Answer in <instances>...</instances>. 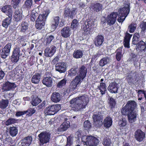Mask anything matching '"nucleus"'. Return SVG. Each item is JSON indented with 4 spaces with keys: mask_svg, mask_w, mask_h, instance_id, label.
Returning <instances> with one entry per match:
<instances>
[{
    "mask_svg": "<svg viewBox=\"0 0 146 146\" xmlns=\"http://www.w3.org/2000/svg\"><path fill=\"white\" fill-rule=\"evenodd\" d=\"M88 100L87 96L85 95L72 99L70 101V103L73 110L78 111L85 108Z\"/></svg>",
    "mask_w": 146,
    "mask_h": 146,
    "instance_id": "obj_1",
    "label": "nucleus"
},
{
    "mask_svg": "<svg viewBox=\"0 0 146 146\" xmlns=\"http://www.w3.org/2000/svg\"><path fill=\"white\" fill-rule=\"evenodd\" d=\"M82 140L84 144L89 146H96L99 142L98 139L96 137L91 136L82 137Z\"/></svg>",
    "mask_w": 146,
    "mask_h": 146,
    "instance_id": "obj_2",
    "label": "nucleus"
},
{
    "mask_svg": "<svg viewBox=\"0 0 146 146\" xmlns=\"http://www.w3.org/2000/svg\"><path fill=\"white\" fill-rule=\"evenodd\" d=\"M136 103L134 101H129L125 107L122 108L121 112L123 115L127 114V111H136L135 109L136 106Z\"/></svg>",
    "mask_w": 146,
    "mask_h": 146,
    "instance_id": "obj_3",
    "label": "nucleus"
},
{
    "mask_svg": "<svg viewBox=\"0 0 146 146\" xmlns=\"http://www.w3.org/2000/svg\"><path fill=\"white\" fill-rule=\"evenodd\" d=\"M38 137L40 145H44L49 142L50 138V134L46 131L41 132L38 135Z\"/></svg>",
    "mask_w": 146,
    "mask_h": 146,
    "instance_id": "obj_4",
    "label": "nucleus"
},
{
    "mask_svg": "<svg viewBox=\"0 0 146 146\" xmlns=\"http://www.w3.org/2000/svg\"><path fill=\"white\" fill-rule=\"evenodd\" d=\"M61 109V106L59 104L51 105L46 107L44 113L46 115H54Z\"/></svg>",
    "mask_w": 146,
    "mask_h": 146,
    "instance_id": "obj_5",
    "label": "nucleus"
},
{
    "mask_svg": "<svg viewBox=\"0 0 146 146\" xmlns=\"http://www.w3.org/2000/svg\"><path fill=\"white\" fill-rule=\"evenodd\" d=\"M84 78V77L80 76V75H78L71 82L69 86L70 89L73 90L75 89L77 87L79 86Z\"/></svg>",
    "mask_w": 146,
    "mask_h": 146,
    "instance_id": "obj_6",
    "label": "nucleus"
},
{
    "mask_svg": "<svg viewBox=\"0 0 146 146\" xmlns=\"http://www.w3.org/2000/svg\"><path fill=\"white\" fill-rule=\"evenodd\" d=\"M93 118L94 121L93 124L96 127H99L102 124V117L100 113L94 114L93 116Z\"/></svg>",
    "mask_w": 146,
    "mask_h": 146,
    "instance_id": "obj_7",
    "label": "nucleus"
},
{
    "mask_svg": "<svg viewBox=\"0 0 146 146\" xmlns=\"http://www.w3.org/2000/svg\"><path fill=\"white\" fill-rule=\"evenodd\" d=\"M118 15L117 13L116 12H113L108 15L106 19L107 24L110 26L113 25L116 21Z\"/></svg>",
    "mask_w": 146,
    "mask_h": 146,
    "instance_id": "obj_8",
    "label": "nucleus"
},
{
    "mask_svg": "<svg viewBox=\"0 0 146 146\" xmlns=\"http://www.w3.org/2000/svg\"><path fill=\"white\" fill-rule=\"evenodd\" d=\"M127 115L128 121L130 123H133L136 120L137 115V111H127Z\"/></svg>",
    "mask_w": 146,
    "mask_h": 146,
    "instance_id": "obj_9",
    "label": "nucleus"
},
{
    "mask_svg": "<svg viewBox=\"0 0 146 146\" xmlns=\"http://www.w3.org/2000/svg\"><path fill=\"white\" fill-rule=\"evenodd\" d=\"M135 137L136 140L140 142L142 141L145 138V134L141 130L138 129L135 132Z\"/></svg>",
    "mask_w": 146,
    "mask_h": 146,
    "instance_id": "obj_10",
    "label": "nucleus"
},
{
    "mask_svg": "<svg viewBox=\"0 0 146 146\" xmlns=\"http://www.w3.org/2000/svg\"><path fill=\"white\" fill-rule=\"evenodd\" d=\"M2 12L8 16L12 17L13 10L11 6L10 5H5L3 6L1 9Z\"/></svg>",
    "mask_w": 146,
    "mask_h": 146,
    "instance_id": "obj_11",
    "label": "nucleus"
},
{
    "mask_svg": "<svg viewBox=\"0 0 146 146\" xmlns=\"http://www.w3.org/2000/svg\"><path fill=\"white\" fill-rule=\"evenodd\" d=\"M129 12V4H127L125 5L124 7L120 9L118 11V14H122L124 16L127 17Z\"/></svg>",
    "mask_w": 146,
    "mask_h": 146,
    "instance_id": "obj_12",
    "label": "nucleus"
},
{
    "mask_svg": "<svg viewBox=\"0 0 146 146\" xmlns=\"http://www.w3.org/2000/svg\"><path fill=\"white\" fill-rule=\"evenodd\" d=\"M56 70L60 73H64L66 71V64L64 62H60L56 64Z\"/></svg>",
    "mask_w": 146,
    "mask_h": 146,
    "instance_id": "obj_13",
    "label": "nucleus"
},
{
    "mask_svg": "<svg viewBox=\"0 0 146 146\" xmlns=\"http://www.w3.org/2000/svg\"><path fill=\"white\" fill-rule=\"evenodd\" d=\"M118 88L117 84L115 82H113L110 84L108 88V90L112 93H117Z\"/></svg>",
    "mask_w": 146,
    "mask_h": 146,
    "instance_id": "obj_14",
    "label": "nucleus"
},
{
    "mask_svg": "<svg viewBox=\"0 0 146 146\" xmlns=\"http://www.w3.org/2000/svg\"><path fill=\"white\" fill-rule=\"evenodd\" d=\"M62 95L58 92H53L51 97V100L53 102L57 103L59 102L61 99Z\"/></svg>",
    "mask_w": 146,
    "mask_h": 146,
    "instance_id": "obj_15",
    "label": "nucleus"
},
{
    "mask_svg": "<svg viewBox=\"0 0 146 146\" xmlns=\"http://www.w3.org/2000/svg\"><path fill=\"white\" fill-rule=\"evenodd\" d=\"M56 48L55 46H52L50 48H46L44 51L45 55L47 57L52 56L56 52Z\"/></svg>",
    "mask_w": 146,
    "mask_h": 146,
    "instance_id": "obj_16",
    "label": "nucleus"
},
{
    "mask_svg": "<svg viewBox=\"0 0 146 146\" xmlns=\"http://www.w3.org/2000/svg\"><path fill=\"white\" fill-rule=\"evenodd\" d=\"M16 87V86L14 83L6 82L3 84L2 89L4 91H8Z\"/></svg>",
    "mask_w": 146,
    "mask_h": 146,
    "instance_id": "obj_17",
    "label": "nucleus"
},
{
    "mask_svg": "<svg viewBox=\"0 0 146 146\" xmlns=\"http://www.w3.org/2000/svg\"><path fill=\"white\" fill-rule=\"evenodd\" d=\"M50 13V11L49 9L46 10L45 11L44 13L43 14L40 15L38 16V19L36 21H40L42 22L45 23V21L46 17Z\"/></svg>",
    "mask_w": 146,
    "mask_h": 146,
    "instance_id": "obj_18",
    "label": "nucleus"
},
{
    "mask_svg": "<svg viewBox=\"0 0 146 146\" xmlns=\"http://www.w3.org/2000/svg\"><path fill=\"white\" fill-rule=\"evenodd\" d=\"M90 9L92 11L98 12L100 11L102 8V5L98 3H94L92 4L90 7Z\"/></svg>",
    "mask_w": 146,
    "mask_h": 146,
    "instance_id": "obj_19",
    "label": "nucleus"
},
{
    "mask_svg": "<svg viewBox=\"0 0 146 146\" xmlns=\"http://www.w3.org/2000/svg\"><path fill=\"white\" fill-rule=\"evenodd\" d=\"M32 140V138L31 137L28 136L22 140L21 145L22 146H29L31 143Z\"/></svg>",
    "mask_w": 146,
    "mask_h": 146,
    "instance_id": "obj_20",
    "label": "nucleus"
},
{
    "mask_svg": "<svg viewBox=\"0 0 146 146\" xmlns=\"http://www.w3.org/2000/svg\"><path fill=\"white\" fill-rule=\"evenodd\" d=\"M70 28L68 27H65L61 31L62 36L64 38H67L70 36Z\"/></svg>",
    "mask_w": 146,
    "mask_h": 146,
    "instance_id": "obj_21",
    "label": "nucleus"
},
{
    "mask_svg": "<svg viewBox=\"0 0 146 146\" xmlns=\"http://www.w3.org/2000/svg\"><path fill=\"white\" fill-rule=\"evenodd\" d=\"M111 60L110 56H108L103 58L100 61L99 64L101 66H103L109 63Z\"/></svg>",
    "mask_w": 146,
    "mask_h": 146,
    "instance_id": "obj_22",
    "label": "nucleus"
},
{
    "mask_svg": "<svg viewBox=\"0 0 146 146\" xmlns=\"http://www.w3.org/2000/svg\"><path fill=\"white\" fill-rule=\"evenodd\" d=\"M22 11L21 9H16L14 15L15 21H18L22 19Z\"/></svg>",
    "mask_w": 146,
    "mask_h": 146,
    "instance_id": "obj_23",
    "label": "nucleus"
},
{
    "mask_svg": "<svg viewBox=\"0 0 146 146\" xmlns=\"http://www.w3.org/2000/svg\"><path fill=\"white\" fill-rule=\"evenodd\" d=\"M70 127V122L69 121H65L58 128V130L59 132L65 131Z\"/></svg>",
    "mask_w": 146,
    "mask_h": 146,
    "instance_id": "obj_24",
    "label": "nucleus"
},
{
    "mask_svg": "<svg viewBox=\"0 0 146 146\" xmlns=\"http://www.w3.org/2000/svg\"><path fill=\"white\" fill-rule=\"evenodd\" d=\"M104 41L103 36L101 35H98L95 39V45L97 46H99L102 44Z\"/></svg>",
    "mask_w": 146,
    "mask_h": 146,
    "instance_id": "obj_25",
    "label": "nucleus"
},
{
    "mask_svg": "<svg viewBox=\"0 0 146 146\" xmlns=\"http://www.w3.org/2000/svg\"><path fill=\"white\" fill-rule=\"evenodd\" d=\"M52 80L51 77L44 78L42 80V83L48 87H51L52 85Z\"/></svg>",
    "mask_w": 146,
    "mask_h": 146,
    "instance_id": "obj_26",
    "label": "nucleus"
},
{
    "mask_svg": "<svg viewBox=\"0 0 146 146\" xmlns=\"http://www.w3.org/2000/svg\"><path fill=\"white\" fill-rule=\"evenodd\" d=\"M18 39L17 40L18 43H20L23 46H24L26 45V43L25 42H27V36H20L18 38Z\"/></svg>",
    "mask_w": 146,
    "mask_h": 146,
    "instance_id": "obj_27",
    "label": "nucleus"
},
{
    "mask_svg": "<svg viewBox=\"0 0 146 146\" xmlns=\"http://www.w3.org/2000/svg\"><path fill=\"white\" fill-rule=\"evenodd\" d=\"M83 55V51L80 50H75L74 52L73 56L76 58L78 59L81 58Z\"/></svg>",
    "mask_w": 146,
    "mask_h": 146,
    "instance_id": "obj_28",
    "label": "nucleus"
},
{
    "mask_svg": "<svg viewBox=\"0 0 146 146\" xmlns=\"http://www.w3.org/2000/svg\"><path fill=\"white\" fill-rule=\"evenodd\" d=\"M112 119L110 117H107L104 119V126L107 128L110 127L112 124Z\"/></svg>",
    "mask_w": 146,
    "mask_h": 146,
    "instance_id": "obj_29",
    "label": "nucleus"
},
{
    "mask_svg": "<svg viewBox=\"0 0 146 146\" xmlns=\"http://www.w3.org/2000/svg\"><path fill=\"white\" fill-rule=\"evenodd\" d=\"M29 27V25L26 22H23L21 25H19V28L20 31L22 32H25L27 30Z\"/></svg>",
    "mask_w": 146,
    "mask_h": 146,
    "instance_id": "obj_30",
    "label": "nucleus"
},
{
    "mask_svg": "<svg viewBox=\"0 0 146 146\" xmlns=\"http://www.w3.org/2000/svg\"><path fill=\"white\" fill-rule=\"evenodd\" d=\"M40 77V74L38 73L35 74L31 78L32 82L35 84H38L39 82Z\"/></svg>",
    "mask_w": 146,
    "mask_h": 146,
    "instance_id": "obj_31",
    "label": "nucleus"
},
{
    "mask_svg": "<svg viewBox=\"0 0 146 146\" xmlns=\"http://www.w3.org/2000/svg\"><path fill=\"white\" fill-rule=\"evenodd\" d=\"M60 22V18L58 16H56L54 18V21L51 26L52 28L54 29L57 27Z\"/></svg>",
    "mask_w": 146,
    "mask_h": 146,
    "instance_id": "obj_32",
    "label": "nucleus"
},
{
    "mask_svg": "<svg viewBox=\"0 0 146 146\" xmlns=\"http://www.w3.org/2000/svg\"><path fill=\"white\" fill-rule=\"evenodd\" d=\"M12 17L8 16L3 21L2 25L5 28H7L11 22Z\"/></svg>",
    "mask_w": 146,
    "mask_h": 146,
    "instance_id": "obj_33",
    "label": "nucleus"
},
{
    "mask_svg": "<svg viewBox=\"0 0 146 146\" xmlns=\"http://www.w3.org/2000/svg\"><path fill=\"white\" fill-rule=\"evenodd\" d=\"M137 45V49L140 50H144L146 48L145 43L142 40L139 42Z\"/></svg>",
    "mask_w": 146,
    "mask_h": 146,
    "instance_id": "obj_34",
    "label": "nucleus"
},
{
    "mask_svg": "<svg viewBox=\"0 0 146 146\" xmlns=\"http://www.w3.org/2000/svg\"><path fill=\"white\" fill-rule=\"evenodd\" d=\"M9 104V101L7 100L3 99L0 101V108L3 110L6 108Z\"/></svg>",
    "mask_w": 146,
    "mask_h": 146,
    "instance_id": "obj_35",
    "label": "nucleus"
},
{
    "mask_svg": "<svg viewBox=\"0 0 146 146\" xmlns=\"http://www.w3.org/2000/svg\"><path fill=\"white\" fill-rule=\"evenodd\" d=\"M87 73V69L86 67L84 66H82L79 70V74L80 76L85 78Z\"/></svg>",
    "mask_w": 146,
    "mask_h": 146,
    "instance_id": "obj_36",
    "label": "nucleus"
},
{
    "mask_svg": "<svg viewBox=\"0 0 146 146\" xmlns=\"http://www.w3.org/2000/svg\"><path fill=\"white\" fill-rule=\"evenodd\" d=\"M140 36L139 33H135L133 35L132 43L135 45H137L139 43V38Z\"/></svg>",
    "mask_w": 146,
    "mask_h": 146,
    "instance_id": "obj_37",
    "label": "nucleus"
},
{
    "mask_svg": "<svg viewBox=\"0 0 146 146\" xmlns=\"http://www.w3.org/2000/svg\"><path fill=\"white\" fill-rule=\"evenodd\" d=\"M116 52L117 54L116 55V58L117 61H119L123 56L122 54V47H121L118 48Z\"/></svg>",
    "mask_w": 146,
    "mask_h": 146,
    "instance_id": "obj_38",
    "label": "nucleus"
},
{
    "mask_svg": "<svg viewBox=\"0 0 146 146\" xmlns=\"http://www.w3.org/2000/svg\"><path fill=\"white\" fill-rule=\"evenodd\" d=\"M136 27V23H132L128 26V30L130 33H133L135 31Z\"/></svg>",
    "mask_w": 146,
    "mask_h": 146,
    "instance_id": "obj_39",
    "label": "nucleus"
},
{
    "mask_svg": "<svg viewBox=\"0 0 146 146\" xmlns=\"http://www.w3.org/2000/svg\"><path fill=\"white\" fill-rule=\"evenodd\" d=\"M98 89L100 90V92L102 95L105 94L106 89V84L103 82L100 83V86L98 87Z\"/></svg>",
    "mask_w": 146,
    "mask_h": 146,
    "instance_id": "obj_40",
    "label": "nucleus"
},
{
    "mask_svg": "<svg viewBox=\"0 0 146 146\" xmlns=\"http://www.w3.org/2000/svg\"><path fill=\"white\" fill-rule=\"evenodd\" d=\"M33 5L32 0H26L23 5L24 7L27 8L28 10L30 9Z\"/></svg>",
    "mask_w": 146,
    "mask_h": 146,
    "instance_id": "obj_41",
    "label": "nucleus"
},
{
    "mask_svg": "<svg viewBox=\"0 0 146 146\" xmlns=\"http://www.w3.org/2000/svg\"><path fill=\"white\" fill-rule=\"evenodd\" d=\"M18 130L16 127H11L9 128V133L13 137L15 136L17 133Z\"/></svg>",
    "mask_w": 146,
    "mask_h": 146,
    "instance_id": "obj_42",
    "label": "nucleus"
},
{
    "mask_svg": "<svg viewBox=\"0 0 146 146\" xmlns=\"http://www.w3.org/2000/svg\"><path fill=\"white\" fill-rule=\"evenodd\" d=\"M54 36L52 35L47 36L44 40V44L46 46L48 45L54 39Z\"/></svg>",
    "mask_w": 146,
    "mask_h": 146,
    "instance_id": "obj_43",
    "label": "nucleus"
},
{
    "mask_svg": "<svg viewBox=\"0 0 146 146\" xmlns=\"http://www.w3.org/2000/svg\"><path fill=\"white\" fill-rule=\"evenodd\" d=\"M41 102V100L37 97L33 98L31 103L33 106H36Z\"/></svg>",
    "mask_w": 146,
    "mask_h": 146,
    "instance_id": "obj_44",
    "label": "nucleus"
},
{
    "mask_svg": "<svg viewBox=\"0 0 146 146\" xmlns=\"http://www.w3.org/2000/svg\"><path fill=\"white\" fill-rule=\"evenodd\" d=\"M66 80L65 79H63L58 83L56 86L58 88H62L66 85Z\"/></svg>",
    "mask_w": 146,
    "mask_h": 146,
    "instance_id": "obj_45",
    "label": "nucleus"
},
{
    "mask_svg": "<svg viewBox=\"0 0 146 146\" xmlns=\"http://www.w3.org/2000/svg\"><path fill=\"white\" fill-rule=\"evenodd\" d=\"M79 24L78 21L76 19H74L72 21L71 27L74 30L76 29L78 27Z\"/></svg>",
    "mask_w": 146,
    "mask_h": 146,
    "instance_id": "obj_46",
    "label": "nucleus"
},
{
    "mask_svg": "<svg viewBox=\"0 0 146 146\" xmlns=\"http://www.w3.org/2000/svg\"><path fill=\"white\" fill-rule=\"evenodd\" d=\"M111 143L110 139L108 137H107L104 139L102 144L104 146H110Z\"/></svg>",
    "mask_w": 146,
    "mask_h": 146,
    "instance_id": "obj_47",
    "label": "nucleus"
},
{
    "mask_svg": "<svg viewBox=\"0 0 146 146\" xmlns=\"http://www.w3.org/2000/svg\"><path fill=\"white\" fill-rule=\"evenodd\" d=\"M38 16V14L35 11L32 10L31 17V19L33 21H35Z\"/></svg>",
    "mask_w": 146,
    "mask_h": 146,
    "instance_id": "obj_48",
    "label": "nucleus"
},
{
    "mask_svg": "<svg viewBox=\"0 0 146 146\" xmlns=\"http://www.w3.org/2000/svg\"><path fill=\"white\" fill-rule=\"evenodd\" d=\"M16 120L15 119L10 118L6 121L5 124L6 125L8 126L16 123Z\"/></svg>",
    "mask_w": 146,
    "mask_h": 146,
    "instance_id": "obj_49",
    "label": "nucleus"
},
{
    "mask_svg": "<svg viewBox=\"0 0 146 146\" xmlns=\"http://www.w3.org/2000/svg\"><path fill=\"white\" fill-rule=\"evenodd\" d=\"M40 21H36L35 27L37 29H40L45 24V23Z\"/></svg>",
    "mask_w": 146,
    "mask_h": 146,
    "instance_id": "obj_50",
    "label": "nucleus"
},
{
    "mask_svg": "<svg viewBox=\"0 0 146 146\" xmlns=\"http://www.w3.org/2000/svg\"><path fill=\"white\" fill-rule=\"evenodd\" d=\"M11 47V45L10 44H8L5 46L3 49V51L7 52V54H9L10 50Z\"/></svg>",
    "mask_w": 146,
    "mask_h": 146,
    "instance_id": "obj_51",
    "label": "nucleus"
},
{
    "mask_svg": "<svg viewBox=\"0 0 146 146\" xmlns=\"http://www.w3.org/2000/svg\"><path fill=\"white\" fill-rule=\"evenodd\" d=\"M77 72L76 69L72 68L69 71L68 75L70 76H74L76 74Z\"/></svg>",
    "mask_w": 146,
    "mask_h": 146,
    "instance_id": "obj_52",
    "label": "nucleus"
},
{
    "mask_svg": "<svg viewBox=\"0 0 146 146\" xmlns=\"http://www.w3.org/2000/svg\"><path fill=\"white\" fill-rule=\"evenodd\" d=\"M140 27L141 29V33H142L143 34L144 33L146 29V22H142L140 25Z\"/></svg>",
    "mask_w": 146,
    "mask_h": 146,
    "instance_id": "obj_53",
    "label": "nucleus"
},
{
    "mask_svg": "<svg viewBox=\"0 0 146 146\" xmlns=\"http://www.w3.org/2000/svg\"><path fill=\"white\" fill-rule=\"evenodd\" d=\"M25 111H26V113H28L27 114L28 115L31 116L35 112L36 110L34 109L30 108L29 109Z\"/></svg>",
    "mask_w": 146,
    "mask_h": 146,
    "instance_id": "obj_54",
    "label": "nucleus"
},
{
    "mask_svg": "<svg viewBox=\"0 0 146 146\" xmlns=\"http://www.w3.org/2000/svg\"><path fill=\"white\" fill-rule=\"evenodd\" d=\"M19 56L13 54L11 56V60L13 62H17L19 60Z\"/></svg>",
    "mask_w": 146,
    "mask_h": 146,
    "instance_id": "obj_55",
    "label": "nucleus"
},
{
    "mask_svg": "<svg viewBox=\"0 0 146 146\" xmlns=\"http://www.w3.org/2000/svg\"><path fill=\"white\" fill-rule=\"evenodd\" d=\"M84 126L86 129H89L91 127L90 122L88 121H86L84 122Z\"/></svg>",
    "mask_w": 146,
    "mask_h": 146,
    "instance_id": "obj_56",
    "label": "nucleus"
},
{
    "mask_svg": "<svg viewBox=\"0 0 146 146\" xmlns=\"http://www.w3.org/2000/svg\"><path fill=\"white\" fill-rule=\"evenodd\" d=\"M126 121L125 118L122 119V120L119 121V125L121 127H123L126 125Z\"/></svg>",
    "mask_w": 146,
    "mask_h": 146,
    "instance_id": "obj_57",
    "label": "nucleus"
},
{
    "mask_svg": "<svg viewBox=\"0 0 146 146\" xmlns=\"http://www.w3.org/2000/svg\"><path fill=\"white\" fill-rule=\"evenodd\" d=\"M20 1L21 0H12L13 7L16 8Z\"/></svg>",
    "mask_w": 146,
    "mask_h": 146,
    "instance_id": "obj_58",
    "label": "nucleus"
},
{
    "mask_svg": "<svg viewBox=\"0 0 146 146\" xmlns=\"http://www.w3.org/2000/svg\"><path fill=\"white\" fill-rule=\"evenodd\" d=\"M126 17L124 16L123 15L121 14L119 15V18L117 19V21L119 23L122 22L125 19Z\"/></svg>",
    "mask_w": 146,
    "mask_h": 146,
    "instance_id": "obj_59",
    "label": "nucleus"
},
{
    "mask_svg": "<svg viewBox=\"0 0 146 146\" xmlns=\"http://www.w3.org/2000/svg\"><path fill=\"white\" fill-rule=\"evenodd\" d=\"M26 111H17L16 112L15 115L17 117H20L26 114Z\"/></svg>",
    "mask_w": 146,
    "mask_h": 146,
    "instance_id": "obj_60",
    "label": "nucleus"
},
{
    "mask_svg": "<svg viewBox=\"0 0 146 146\" xmlns=\"http://www.w3.org/2000/svg\"><path fill=\"white\" fill-rule=\"evenodd\" d=\"M132 36V35H130L127 32L125 34V36L124 37V40L130 41V38Z\"/></svg>",
    "mask_w": 146,
    "mask_h": 146,
    "instance_id": "obj_61",
    "label": "nucleus"
},
{
    "mask_svg": "<svg viewBox=\"0 0 146 146\" xmlns=\"http://www.w3.org/2000/svg\"><path fill=\"white\" fill-rule=\"evenodd\" d=\"M19 48L18 47H17L15 48L13 52V54L19 56Z\"/></svg>",
    "mask_w": 146,
    "mask_h": 146,
    "instance_id": "obj_62",
    "label": "nucleus"
},
{
    "mask_svg": "<svg viewBox=\"0 0 146 146\" xmlns=\"http://www.w3.org/2000/svg\"><path fill=\"white\" fill-rule=\"evenodd\" d=\"M70 9L69 8H66L65 10L64 14L66 17H70Z\"/></svg>",
    "mask_w": 146,
    "mask_h": 146,
    "instance_id": "obj_63",
    "label": "nucleus"
},
{
    "mask_svg": "<svg viewBox=\"0 0 146 146\" xmlns=\"http://www.w3.org/2000/svg\"><path fill=\"white\" fill-rule=\"evenodd\" d=\"M9 55V54H7V52H5L3 51V50L2 52H1V57L3 58H6Z\"/></svg>",
    "mask_w": 146,
    "mask_h": 146,
    "instance_id": "obj_64",
    "label": "nucleus"
}]
</instances>
